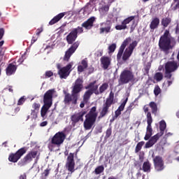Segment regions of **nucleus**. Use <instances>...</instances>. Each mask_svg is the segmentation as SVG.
Instances as JSON below:
<instances>
[{
	"label": "nucleus",
	"mask_w": 179,
	"mask_h": 179,
	"mask_svg": "<svg viewBox=\"0 0 179 179\" xmlns=\"http://www.w3.org/2000/svg\"><path fill=\"white\" fill-rule=\"evenodd\" d=\"M66 136L64 132H57L52 138V143L57 145V146H61L64 143Z\"/></svg>",
	"instance_id": "9b49d317"
},
{
	"label": "nucleus",
	"mask_w": 179,
	"mask_h": 179,
	"mask_svg": "<svg viewBox=\"0 0 179 179\" xmlns=\"http://www.w3.org/2000/svg\"><path fill=\"white\" fill-rule=\"evenodd\" d=\"M144 145H145V142L143 141L139 142L136 146L135 152L138 153V152H140V150L142 149V146H143Z\"/></svg>",
	"instance_id": "72a5a7b5"
},
{
	"label": "nucleus",
	"mask_w": 179,
	"mask_h": 179,
	"mask_svg": "<svg viewBox=\"0 0 179 179\" xmlns=\"http://www.w3.org/2000/svg\"><path fill=\"white\" fill-rule=\"evenodd\" d=\"M37 38H38L33 37L31 39V44H34V43L37 41Z\"/></svg>",
	"instance_id": "052dcab7"
},
{
	"label": "nucleus",
	"mask_w": 179,
	"mask_h": 179,
	"mask_svg": "<svg viewBox=\"0 0 179 179\" xmlns=\"http://www.w3.org/2000/svg\"><path fill=\"white\" fill-rule=\"evenodd\" d=\"M20 179H26V175H22L20 176Z\"/></svg>",
	"instance_id": "69168bd1"
},
{
	"label": "nucleus",
	"mask_w": 179,
	"mask_h": 179,
	"mask_svg": "<svg viewBox=\"0 0 179 179\" xmlns=\"http://www.w3.org/2000/svg\"><path fill=\"white\" fill-rule=\"evenodd\" d=\"M95 173L96 174H101L103 171H104V166H99L96 169H95Z\"/></svg>",
	"instance_id": "58836bf2"
},
{
	"label": "nucleus",
	"mask_w": 179,
	"mask_h": 179,
	"mask_svg": "<svg viewBox=\"0 0 179 179\" xmlns=\"http://www.w3.org/2000/svg\"><path fill=\"white\" fill-rule=\"evenodd\" d=\"M152 131L153 130L152 129V126H147L146 134L144 138L145 141H148L149 139V138H150V136H152Z\"/></svg>",
	"instance_id": "c756f323"
},
{
	"label": "nucleus",
	"mask_w": 179,
	"mask_h": 179,
	"mask_svg": "<svg viewBox=\"0 0 179 179\" xmlns=\"http://www.w3.org/2000/svg\"><path fill=\"white\" fill-rule=\"evenodd\" d=\"M108 9H110L108 6H104L99 9V12L101 15H105V13H107V12H108Z\"/></svg>",
	"instance_id": "c9c22d12"
},
{
	"label": "nucleus",
	"mask_w": 179,
	"mask_h": 179,
	"mask_svg": "<svg viewBox=\"0 0 179 179\" xmlns=\"http://www.w3.org/2000/svg\"><path fill=\"white\" fill-rule=\"evenodd\" d=\"M175 2V7L174 9H178L179 8V0H174Z\"/></svg>",
	"instance_id": "de8ad7c7"
},
{
	"label": "nucleus",
	"mask_w": 179,
	"mask_h": 179,
	"mask_svg": "<svg viewBox=\"0 0 179 179\" xmlns=\"http://www.w3.org/2000/svg\"><path fill=\"white\" fill-rule=\"evenodd\" d=\"M38 157V152L36 150H33L29 152L28 155L24 158L25 163H30L33 159H37Z\"/></svg>",
	"instance_id": "a211bd4d"
},
{
	"label": "nucleus",
	"mask_w": 179,
	"mask_h": 179,
	"mask_svg": "<svg viewBox=\"0 0 179 179\" xmlns=\"http://www.w3.org/2000/svg\"><path fill=\"white\" fill-rule=\"evenodd\" d=\"M108 89V84L103 83L100 87H99V92L100 93H103V92H106Z\"/></svg>",
	"instance_id": "e433bc0d"
},
{
	"label": "nucleus",
	"mask_w": 179,
	"mask_h": 179,
	"mask_svg": "<svg viewBox=\"0 0 179 179\" xmlns=\"http://www.w3.org/2000/svg\"><path fill=\"white\" fill-rule=\"evenodd\" d=\"M170 43H171V36H170V32L166 30L159 39V48L162 51H167L170 48Z\"/></svg>",
	"instance_id": "20e7f679"
},
{
	"label": "nucleus",
	"mask_w": 179,
	"mask_h": 179,
	"mask_svg": "<svg viewBox=\"0 0 179 179\" xmlns=\"http://www.w3.org/2000/svg\"><path fill=\"white\" fill-rule=\"evenodd\" d=\"M55 94V90H49L44 95V106L41 110V115L42 118H47V111L50 110V108L52 105V95Z\"/></svg>",
	"instance_id": "f257e3e1"
},
{
	"label": "nucleus",
	"mask_w": 179,
	"mask_h": 179,
	"mask_svg": "<svg viewBox=\"0 0 179 179\" xmlns=\"http://www.w3.org/2000/svg\"><path fill=\"white\" fill-rule=\"evenodd\" d=\"M101 27L99 29L100 34H108L111 31V24L107 23H102Z\"/></svg>",
	"instance_id": "aec40b11"
},
{
	"label": "nucleus",
	"mask_w": 179,
	"mask_h": 179,
	"mask_svg": "<svg viewBox=\"0 0 179 179\" xmlns=\"http://www.w3.org/2000/svg\"><path fill=\"white\" fill-rule=\"evenodd\" d=\"M143 170L145 172L150 171V163L149 162H145L143 163Z\"/></svg>",
	"instance_id": "473e14b6"
},
{
	"label": "nucleus",
	"mask_w": 179,
	"mask_h": 179,
	"mask_svg": "<svg viewBox=\"0 0 179 179\" xmlns=\"http://www.w3.org/2000/svg\"><path fill=\"white\" fill-rule=\"evenodd\" d=\"M50 174V169H46L43 172V175L45 177H47Z\"/></svg>",
	"instance_id": "4d7b16f0"
},
{
	"label": "nucleus",
	"mask_w": 179,
	"mask_h": 179,
	"mask_svg": "<svg viewBox=\"0 0 179 179\" xmlns=\"http://www.w3.org/2000/svg\"><path fill=\"white\" fill-rule=\"evenodd\" d=\"M79 47V42H76L66 52L65 56L64 57V61H69L71 58V55L76 51V48Z\"/></svg>",
	"instance_id": "2eb2a0df"
},
{
	"label": "nucleus",
	"mask_w": 179,
	"mask_h": 179,
	"mask_svg": "<svg viewBox=\"0 0 179 179\" xmlns=\"http://www.w3.org/2000/svg\"><path fill=\"white\" fill-rule=\"evenodd\" d=\"M24 101H26V99H24V96H22L18 101V106H22Z\"/></svg>",
	"instance_id": "a18cd8bd"
},
{
	"label": "nucleus",
	"mask_w": 179,
	"mask_h": 179,
	"mask_svg": "<svg viewBox=\"0 0 179 179\" xmlns=\"http://www.w3.org/2000/svg\"><path fill=\"white\" fill-rule=\"evenodd\" d=\"M170 23H171V19L170 17H164L162 20V24L164 27H167Z\"/></svg>",
	"instance_id": "7c9ffc66"
},
{
	"label": "nucleus",
	"mask_w": 179,
	"mask_h": 179,
	"mask_svg": "<svg viewBox=\"0 0 179 179\" xmlns=\"http://www.w3.org/2000/svg\"><path fill=\"white\" fill-rule=\"evenodd\" d=\"M94 20H95L94 17H91L86 22L83 23L82 24L83 27H85V29H87V30L92 29V27H93V23Z\"/></svg>",
	"instance_id": "b1692460"
},
{
	"label": "nucleus",
	"mask_w": 179,
	"mask_h": 179,
	"mask_svg": "<svg viewBox=\"0 0 179 179\" xmlns=\"http://www.w3.org/2000/svg\"><path fill=\"white\" fill-rule=\"evenodd\" d=\"M119 115H121V111L118 109L115 112V117L117 118Z\"/></svg>",
	"instance_id": "603ef678"
},
{
	"label": "nucleus",
	"mask_w": 179,
	"mask_h": 179,
	"mask_svg": "<svg viewBox=\"0 0 179 179\" xmlns=\"http://www.w3.org/2000/svg\"><path fill=\"white\" fill-rule=\"evenodd\" d=\"M87 68V59H85L82 60L81 64L78 66V72H83Z\"/></svg>",
	"instance_id": "cd10ccee"
},
{
	"label": "nucleus",
	"mask_w": 179,
	"mask_h": 179,
	"mask_svg": "<svg viewBox=\"0 0 179 179\" xmlns=\"http://www.w3.org/2000/svg\"><path fill=\"white\" fill-rule=\"evenodd\" d=\"M136 41H134L132 43H130L129 46L125 50L122 57V59L124 61H127V59H128V58L132 55L134 48L136 47Z\"/></svg>",
	"instance_id": "4468645a"
},
{
	"label": "nucleus",
	"mask_w": 179,
	"mask_h": 179,
	"mask_svg": "<svg viewBox=\"0 0 179 179\" xmlns=\"http://www.w3.org/2000/svg\"><path fill=\"white\" fill-rule=\"evenodd\" d=\"M66 15V13H61L59 15H56L52 20H51L49 22V24L52 26V24H55L57 22H59L64 16Z\"/></svg>",
	"instance_id": "393cba45"
},
{
	"label": "nucleus",
	"mask_w": 179,
	"mask_h": 179,
	"mask_svg": "<svg viewBox=\"0 0 179 179\" xmlns=\"http://www.w3.org/2000/svg\"><path fill=\"white\" fill-rule=\"evenodd\" d=\"M159 24H160V20L155 17L151 21L150 29H151V30H155V29H157V27H159Z\"/></svg>",
	"instance_id": "bb28decb"
},
{
	"label": "nucleus",
	"mask_w": 179,
	"mask_h": 179,
	"mask_svg": "<svg viewBox=\"0 0 179 179\" xmlns=\"http://www.w3.org/2000/svg\"><path fill=\"white\" fill-rule=\"evenodd\" d=\"M153 122V119H152V115L150 113H147V123L148 126L150 127L152 126V123Z\"/></svg>",
	"instance_id": "f704fd0d"
},
{
	"label": "nucleus",
	"mask_w": 179,
	"mask_h": 179,
	"mask_svg": "<svg viewBox=\"0 0 179 179\" xmlns=\"http://www.w3.org/2000/svg\"><path fill=\"white\" fill-rule=\"evenodd\" d=\"M97 117V113H96V107H93L90 113L86 115V120L84 122V128L85 129H90L93 127V124L96 122Z\"/></svg>",
	"instance_id": "7ed1b4c3"
},
{
	"label": "nucleus",
	"mask_w": 179,
	"mask_h": 179,
	"mask_svg": "<svg viewBox=\"0 0 179 179\" xmlns=\"http://www.w3.org/2000/svg\"><path fill=\"white\" fill-rule=\"evenodd\" d=\"M85 103H87V102H85V100L83 99V101L80 105V107L81 108H83V107H85Z\"/></svg>",
	"instance_id": "e2e57ef3"
},
{
	"label": "nucleus",
	"mask_w": 179,
	"mask_h": 179,
	"mask_svg": "<svg viewBox=\"0 0 179 179\" xmlns=\"http://www.w3.org/2000/svg\"><path fill=\"white\" fill-rule=\"evenodd\" d=\"M42 31H43V27L38 29L36 31V36H40V33H42Z\"/></svg>",
	"instance_id": "bf43d9fd"
},
{
	"label": "nucleus",
	"mask_w": 179,
	"mask_h": 179,
	"mask_svg": "<svg viewBox=\"0 0 179 179\" xmlns=\"http://www.w3.org/2000/svg\"><path fill=\"white\" fill-rule=\"evenodd\" d=\"M160 87H159V86L155 87V90H154V93L155 94V96H159V94H160Z\"/></svg>",
	"instance_id": "c03bdc74"
},
{
	"label": "nucleus",
	"mask_w": 179,
	"mask_h": 179,
	"mask_svg": "<svg viewBox=\"0 0 179 179\" xmlns=\"http://www.w3.org/2000/svg\"><path fill=\"white\" fill-rule=\"evenodd\" d=\"M159 128L161 131L160 136H162V135L164 134V130L166 129V122H164V120H162L159 122Z\"/></svg>",
	"instance_id": "2f4dec72"
},
{
	"label": "nucleus",
	"mask_w": 179,
	"mask_h": 179,
	"mask_svg": "<svg viewBox=\"0 0 179 179\" xmlns=\"http://www.w3.org/2000/svg\"><path fill=\"white\" fill-rule=\"evenodd\" d=\"M77 36V31L76 29L73 30L66 37L67 42L69 44H72L75 40H76Z\"/></svg>",
	"instance_id": "5701e85b"
},
{
	"label": "nucleus",
	"mask_w": 179,
	"mask_h": 179,
	"mask_svg": "<svg viewBox=\"0 0 179 179\" xmlns=\"http://www.w3.org/2000/svg\"><path fill=\"white\" fill-rule=\"evenodd\" d=\"M134 80H135L134 73L129 70H124L120 76L119 85H127Z\"/></svg>",
	"instance_id": "39448f33"
},
{
	"label": "nucleus",
	"mask_w": 179,
	"mask_h": 179,
	"mask_svg": "<svg viewBox=\"0 0 179 179\" xmlns=\"http://www.w3.org/2000/svg\"><path fill=\"white\" fill-rule=\"evenodd\" d=\"M66 169L72 174L75 172V161L73 160V154L71 153L67 157Z\"/></svg>",
	"instance_id": "f8f14e48"
},
{
	"label": "nucleus",
	"mask_w": 179,
	"mask_h": 179,
	"mask_svg": "<svg viewBox=\"0 0 179 179\" xmlns=\"http://www.w3.org/2000/svg\"><path fill=\"white\" fill-rule=\"evenodd\" d=\"M47 124H48L47 121L43 122L41 123V127H45L47 126Z\"/></svg>",
	"instance_id": "680f3d73"
},
{
	"label": "nucleus",
	"mask_w": 179,
	"mask_h": 179,
	"mask_svg": "<svg viewBox=\"0 0 179 179\" xmlns=\"http://www.w3.org/2000/svg\"><path fill=\"white\" fill-rule=\"evenodd\" d=\"M32 107L34 108V110H38V108H40V104L35 103L33 104Z\"/></svg>",
	"instance_id": "8fccbe9b"
},
{
	"label": "nucleus",
	"mask_w": 179,
	"mask_h": 179,
	"mask_svg": "<svg viewBox=\"0 0 179 179\" xmlns=\"http://www.w3.org/2000/svg\"><path fill=\"white\" fill-rule=\"evenodd\" d=\"M87 6H85L84 8V9H82L80 10V12H83V13H84V15H89V13H87Z\"/></svg>",
	"instance_id": "3c124183"
},
{
	"label": "nucleus",
	"mask_w": 179,
	"mask_h": 179,
	"mask_svg": "<svg viewBox=\"0 0 179 179\" xmlns=\"http://www.w3.org/2000/svg\"><path fill=\"white\" fill-rule=\"evenodd\" d=\"M45 75L48 76V78H51L54 73L52 71H46Z\"/></svg>",
	"instance_id": "5fc2aeb1"
},
{
	"label": "nucleus",
	"mask_w": 179,
	"mask_h": 179,
	"mask_svg": "<svg viewBox=\"0 0 179 179\" xmlns=\"http://www.w3.org/2000/svg\"><path fill=\"white\" fill-rule=\"evenodd\" d=\"M154 78L155 79V80H157V82H160V80H162V79H163V73H157L155 75Z\"/></svg>",
	"instance_id": "4c0bfd02"
},
{
	"label": "nucleus",
	"mask_w": 179,
	"mask_h": 179,
	"mask_svg": "<svg viewBox=\"0 0 179 179\" xmlns=\"http://www.w3.org/2000/svg\"><path fill=\"white\" fill-rule=\"evenodd\" d=\"M3 57V52L0 53V61H2V58Z\"/></svg>",
	"instance_id": "338daca9"
},
{
	"label": "nucleus",
	"mask_w": 179,
	"mask_h": 179,
	"mask_svg": "<svg viewBox=\"0 0 179 179\" xmlns=\"http://www.w3.org/2000/svg\"><path fill=\"white\" fill-rule=\"evenodd\" d=\"M143 110L145 111V113H148L149 111V108H148V106H144Z\"/></svg>",
	"instance_id": "0e129e2a"
},
{
	"label": "nucleus",
	"mask_w": 179,
	"mask_h": 179,
	"mask_svg": "<svg viewBox=\"0 0 179 179\" xmlns=\"http://www.w3.org/2000/svg\"><path fill=\"white\" fill-rule=\"evenodd\" d=\"M3 41H1V42H0V47H2L3 45Z\"/></svg>",
	"instance_id": "774afa93"
},
{
	"label": "nucleus",
	"mask_w": 179,
	"mask_h": 179,
	"mask_svg": "<svg viewBox=\"0 0 179 179\" xmlns=\"http://www.w3.org/2000/svg\"><path fill=\"white\" fill-rule=\"evenodd\" d=\"M86 115V111H81L78 113H76L71 116V121L73 122H79V121H83V116Z\"/></svg>",
	"instance_id": "6ab92c4d"
},
{
	"label": "nucleus",
	"mask_w": 179,
	"mask_h": 179,
	"mask_svg": "<svg viewBox=\"0 0 179 179\" xmlns=\"http://www.w3.org/2000/svg\"><path fill=\"white\" fill-rule=\"evenodd\" d=\"M134 19H135V16H130V17L126 18L125 20H124L122 22V24L115 26L116 30H125V29H127V24H129V23H131V22H132V21H133V24H132L131 29H135V27H136V24H138V23L136 22L135 20H134Z\"/></svg>",
	"instance_id": "1a4fd4ad"
},
{
	"label": "nucleus",
	"mask_w": 179,
	"mask_h": 179,
	"mask_svg": "<svg viewBox=\"0 0 179 179\" xmlns=\"http://www.w3.org/2000/svg\"><path fill=\"white\" fill-rule=\"evenodd\" d=\"M129 43H131V38H127L124 41L117 53V59H121V57H122V54L124 53V50H125V48L127 47V45H128V44H129Z\"/></svg>",
	"instance_id": "f3484780"
},
{
	"label": "nucleus",
	"mask_w": 179,
	"mask_h": 179,
	"mask_svg": "<svg viewBox=\"0 0 179 179\" xmlns=\"http://www.w3.org/2000/svg\"><path fill=\"white\" fill-rule=\"evenodd\" d=\"M115 48H117V45H115V43H113L108 47L109 52H114V51H115Z\"/></svg>",
	"instance_id": "37998d69"
},
{
	"label": "nucleus",
	"mask_w": 179,
	"mask_h": 179,
	"mask_svg": "<svg viewBox=\"0 0 179 179\" xmlns=\"http://www.w3.org/2000/svg\"><path fill=\"white\" fill-rule=\"evenodd\" d=\"M177 68H178V66L176 62H168L165 64V78L171 80H168L164 83V87H170L173 85V79L171 78V72L176 71Z\"/></svg>",
	"instance_id": "f03ea898"
},
{
	"label": "nucleus",
	"mask_w": 179,
	"mask_h": 179,
	"mask_svg": "<svg viewBox=\"0 0 179 179\" xmlns=\"http://www.w3.org/2000/svg\"><path fill=\"white\" fill-rule=\"evenodd\" d=\"M73 100H75V98L69 94H66L65 97H64V103L65 104H69V103H71V101H72V103H73Z\"/></svg>",
	"instance_id": "c85d7f7f"
},
{
	"label": "nucleus",
	"mask_w": 179,
	"mask_h": 179,
	"mask_svg": "<svg viewBox=\"0 0 179 179\" xmlns=\"http://www.w3.org/2000/svg\"><path fill=\"white\" fill-rule=\"evenodd\" d=\"M17 67L15 64H10L6 69V75L8 76H10V75H13L15 72H16Z\"/></svg>",
	"instance_id": "a878e982"
},
{
	"label": "nucleus",
	"mask_w": 179,
	"mask_h": 179,
	"mask_svg": "<svg viewBox=\"0 0 179 179\" xmlns=\"http://www.w3.org/2000/svg\"><path fill=\"white\" fill-rule=\"evenodd\" d=\"M154 164L157 171H162L164 169V164H163V159L160 157H156L154 159Z\"/></svg>",
	"instance_id": "dca6fc26"
},
{
	"label": "nucleus",
	"mask_w": 179,
	"mask_h": 179,
	"mask_svg": "<svg viewBox=\"0 0 179 179\" xmlns=\"http://www.w3.org/2000/svg\"><path fill=\"white\" fill-rule=\"evenodd\" d=\"M57 69H59L58 73L61 78V79H66L68 76H69V73H71L72 71V66H73V63H69L66 66L61 68L60 64L57 65Z\"/></svg>",
	"instance_id": "0eeeda50"
},
{
	"label": "nucleus",
	"mask_w": 179,
	"mask_h": 179,
	"mask_svg": "<svg viewBox=\"0 0 179 179\" xmlns=\"http://www.w3.org/2000/svg\"><path fill=\"white\" fill-rule=\"evenodd\" d=\"M24 153H26V150L24 148L20 149L15 154L10 155L8 157L9 162H12L13 163L17 162V160L23 156Z\"/></svg>",
	"instance_id": "ddd939ff"
},
{
	"label": "nucleus",
	"mask_w": 179,
	"mask_h": 179,
	"mask_svg": "<svg viewBox=\"0 0 179 179\" xmlns=\"http://www.w3.org/2000/svg\"><path fill=\"white\" fill-rule=\"evenodd\" d=\"M85 89H89L84 94L83 100L85 103H87V100L90 99L92 94L94 92L95 94H99V92L96 91L98 89L97 85H96V82L90 83L88 86L85 87Z\"/></svg>",
	"instance_id": "6e6552de"
},
{
	"label": "nucleus",
	"mask_w": 179,
	"mask_h": 179,
	"mask_svg": "<svg viewBox=\"0 0 179 179\" xmlns=\"http://www.w3.org/2000/svg\"><path fill=\"white\" fill-rule=\"evenodd\" d=\"M110 136H111V130L108 129L106 131V138H110Z\"/></svg>",
	"instance_id": "6e6d98bb"
},
{
	"label": "nucleus",
	"mask_w": 179,
	"mask_h": 179,
	"mask_svg": "<svg viewBox=\"0 0 179 179\" xmlns=\"http://www.w3.org/2000/svg\"><path fill=\"white\" fill-rule=\"evenodd\" d=\"M159 138H160V135L159 134H156L154 136H152L149 140V141L145 143V148H152V146H153V145H155V143H156V142L159 141Z\"/></svg>",
	"instance_id": "412c9836"
},
{
	"label": "nucleus",
	"mask_w": 179,
	"mask_h": 179,
	"mask_svg": "<svg viewBox=\"0 0 179 179\" xmlns=\"http://www.w3.org/2000/svg\"><path fill=\"white\" fill-rule=\"evenodd\" d=\"M83 89V80L78 78L76 80L72 90V96L74 97L73 104H76L78 101V94L82 92Z\"/></svg>",
	"instance_id": "423d86ee"
},
{
	"label": "nucleus",
	"mask_w": 179,
	"mask_h": 179,
	"mask_svg": "<svg viewBox=\"0 0 179 179\" xmlns=\"http://www.w3.org/2000/svg\"><path fill=\"white\" fill-rule=\"evenodd\" d=\"M113 101H114V93H113V92H110L109 96L106 99V103L103 104V107L100 115L101 117H104V115H106L108 113V108H110V107L113 104Z\"/></svg>",
	"instance_id": "9d476101"
},
{
	"label": "nucleus",
	"mask_w": 179,
	"mask_h": 179,
	"mask_svg": "<svg viewBox=\"0 0 179 179\" xmlns=\"http://www.w3.org/2000/svg\"><path fill=\"white\" fill-rule=\"evenodd\" d=\"M73 30H76L77 34H78V33H83V29H82V27H78V29H74Z\"/></svg>",
	"instance_id": "13d9d810"
},
{
	"label": "nucleus",
	"mask_w": 179,
	"mask_h": 179,
	"mask_svg": "<svg viewBox=\"0 0 179 179\" xmlns=\"http://www.w3.org/2000/svg\"><path fill=\"white\" fill-rule=\"evenodd\" d=\"M101 63L103 69H107L111 64V59L108 57H103L101 58Z\"/></svg>",
	"instance_id": "4be33fe9"
},
{
	"label": "nucleus",
	"mask_w": 179,
	"mask_h": 179,
	"mask_svg": "<svg viewBox=\"0 0 179 179\" xmlns=\"http://www.w3.org/2000/svg\"><path fill=\"white\" fill-rule=\"evenodd\" d=\"M136 177H137V179H143V176H142V174H141L140 172H138L136 173ZM131 179H135V178H131Z\"/></svg>",
	"instance_id": "09e8293b"
},
{
	"label": "nucleus",
	"mask_w": 179,
	"mask_h": 179,
	"mask_svg": "<svg viewBox=\"0 0 179 179\" xmlns=\"http://www.w3.org/2000/svg\"><path fill=\"white\" fill-rule=\"evenodd\" d=\"M5 33V31L3 30V29H0V40L2 39V37H3V34Z\"/></svg>",
	"instance_id": "864d4df0"
},
{
	"label": "nucleus",
	"mask_w": 179,
	"mask_h": 179,
	"mask_svg": "<svg viewBox=\"0 0 179 179\" xmlns=\"http://www.w3.org/2000/svg\"><path fill=\"white\" fill-rule=\"evenodd\" d=\"M127 101H128V98H126V99L122 102V103L120 106L118 108L119 111H123L124 108H125V104H127Z\"/></svg>",
	"instance_id": "79ce46f5"
},
{
	"label": "nucleus",
	"mask_w": 179,
	"mask_h": 179,
	"mask_svg": "<svg viewBox=\"0 0 179 179\" xmlns=\"http://www.w3.org/2000/svg\"><path fill=\"white\" fill-rule=\"evenodd\" d=\"M127 101H128V98H126V99L122 102V103L120 106L118 108L119 111H123L124 108H125V104H127Z\"/></svg>",
	"instance_id": "a19ab883"
},
{
	"label": "nucleus",
	"mask_w": 179,
	"mask_h": 179,
	"mask_svg": "<svg viewBox=\"0 0 179 179\" xmlns=\"http://www.w3.org/2000/svg\"><path fill=\"white\" fill-rule=\"evenodd\" d=\"M31 115L33 120H36V118H37V112L36 110H32Z\"/></svg>",
	"instance_id": "49530a36"
},
{
	"label": "nucleus",
	"mask_w": 179,
	"mask_h": 179,
	"mask_svg": "<svg viewBox=\"0 0 179 179\" xmlns=\"http://www.w3.org/2000/svg\"><path fill=\"white\" fill-rule=\"evenodd\" d=\"M150 106L152 110V113H156L157 111V105L155 102H150Z\"/></svg>",
	"instance_id": "ea45409f"
}]
</instances>
